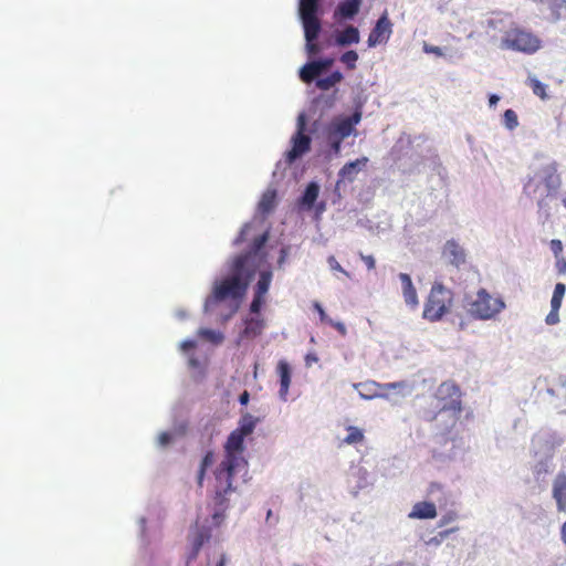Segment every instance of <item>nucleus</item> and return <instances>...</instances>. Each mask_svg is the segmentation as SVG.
Returning a JSON list of instances; mask_svg holds the SVG:
<instances>
[{"mask_svg":"<svg viewBox=\"0 0 566 566\" xmlns=\"http://www.w3.org/2000/svg\"><path fill=\"white\" fill-rule=\"evenodd\" d=\"M528 85L530 87L532 88L533 93L538 96L541 99H546L548 96H547V93H546V90H547V85L542 83L541 81H538L537 78L535 77H530L528 78Z\"/></svg>","mask_w":566,"mask_h":566,"instance_id":"c85d7f7f","label":"nucleus"},{"mask_svg":"<svg viewBox=\"0 0 566 566\" xmlns=\"http://www.w3.org/2000/svg\"><path fill=\"white\" fill-rule=\"evenodd\" d=\"M400 386H401V384H399V382H389V384L382 385L381 387L385 389H396Z\"/></svg>","mask_w":566,"mask_h":566,"instance_id":"6e6d98bb","label":"nucleus"},{"mask_svg":"<svg viewBox=\"0 0 566 566\" xmlns=\"http://www.w3.org/2000/svg\"><path fill=\"white\" fill-rule=\"evenodd\" d=\"M226 562H227L226 556L222 555L216 566H226Z\"/></svg>","mask_w":566,"mask_h":566,"instance_id":"052dcab7","label":"nucleus"},{"mask_svg":"<svg viewBox=\"0 0 566 566\" xmlns=\"http://www.w3.org/2000/svg\"><path fill=\"white\" fill-rule=\"evenodd\" d=\"M375 386H379V385L371 381V382L358 384L355 387L363 389V390L359 391V395L364 399H373L374 397L377 396V392L373 389Z\"/></svg>","mask_w":566,"mask_h":566,"instance_id":"7c9ffc66","label":"nucleus"},{"mask_svg":"<svg viewBox=\"0 0 566 566\" xmlns=\"http://www.w3.org/2000/svg\"><path fill=\"white\" fill-rule=\"evenodd\" d=\"M251 255L240 254L231 263V274L213 285L211 295L206 301V306L227 300H241L255 274V265H250Z\"/></svg>","mask_w":566,"mask_h":566,"instance_id":"f03ea898","label":"nucleus"},{"mask_svg":"<svg viewBox=\"0 0 566 566\" xmlns=\"http://www.w3.org/2000/svg\"><path fill=\"white\" fill-rule=\"evenodd\" d=\"M454 518H455V514H453V513H449L447 515H443L442 518L440 520L439 525L443 526V525L452 522Z\"/></svg>","mask_w":566,"mask_h":566,"instance_id":"3c124183","label":"nucleus"},{"mask_svg":"<svg viewBox=\"0 0 566 566\" xmlns=\"http://www.w3.org/2000/svg\"><path fill=\"white\" fill-rule=\"evenodd\" d=\"M348 434L343 440L346 444H356L359 442H363L364 440V432L357 427L348 426L347 427Z\"/></svg>","mask_w":566,"mask_h":566,"instance_id":"cd10ccee","label":"nucleus"},{"mask_svg":"<svg viewBox=\"0 0 566 566\" xmlns=\"http://www.w3.org/2000/svg\"><path fill=\"white\" fill-rule=\"evenodd\" d=\"M270 517H272V511H268V515H266V520H269Z\"/></svg>","mask_w":566,"mask_h":566,"instance_id":"0e129e2a","label":"nucleus"},{"mask_svg":"<svg viewBox=\"0 0 566 566\" xmlns=\"http://www.w3.org/2000/svg\"><path fill=\"white\" fill-rule=\"evenodd\" d=\"M423 51L426 53L434 54L437 56H442L443 55V52H442L441 48L436 46V45H431V44H428V43L423 44Z\"/></svg>","mask_w":566,"mask_h":566,"instance_id":"a19ab883","label":"nucleus"},{"mask_svg":"<svg viewBox=\"0 0 566 566\" xmlns=\"http://www.w3.org/2000/svg\"><path fill=\"white\" fill-rule=\"evenodd\" d=\"M392 27L394 24L388 17V12L384 11L369 32L367 39L368 46L375 48L379 44L386 43L392 34Z\"/></svg>","mask_w":566,"mask_h":566,"instance_id":"9d476101","label":"nucleus"},{"mask_svg":"<svg viewBox=\"0 0 566 566\" xmlns=\"http://www.w3.org/2000/svg\"><path fill=\"white\" fill-rule=\"evenodd\" d=\"M545 322L547 325L557 324L559 322V311L551 308V312L547 314Z\"/></svg>","mask_w":566,"mask_h":566,"instance_id":"4c0bfd02","label":"nucleus"},{"mask_svg":"<svg viewBox=\"0 0 566 566\" xmlns=\"http://www.w3.org/2000/svg\"><path fill=\"white\" fill-rule=\"evenodd\" d=\"M328 325L333 326L342 336H345L347 333L346 326L342 322H334L332 319V321H328Z\"/></svg>","mask_w":566,"mask_h":566,"instance_id":"49530a36","label":"nucleus"},{"mask_svg":"<svg viewBox=\"0 0 566 566\" xmlns=\"http://www.w3.org/2000/svg\"><path fill=\"white\" fill-rule=\"evenodd\" d=\"M459 530V527H452V528H449V530H444V531H441L438 533V535L434 537V541L437 543H440L442 542L443 539H446L450 534L457 532Z\"/></svg>","mask_w":566,"mask_h":566,"instance_id":"79ce46f5","label":"nucleus"},{"mask_svg":"<svg viewBox=\"0 0 566 566\" xmlns=\"http://www.w3.org/2000/svg\"><path fill=\"white\" fill-rule=\"evenodd\" d=\"M552 497L558 512H566V473L558 472L552 482Z\"/></svg>","mask_w":566,"mask_h":566,"instance_id":"f8f14e48","label":"nucleus"},{"mask_svg":"<svg viewBox=\"0 0 566 566\" xmlns=\"http://www.w3.org/2000/svg\"><path fill=\"white\" fill-rule=\"evenodd\" d=\"M360 258L368 270H374L376 266V261L373 255H363L360 254Z\"/></svg>","mask_w":566,"mask_h":566,"instance_id":"de8ad7c7","label":"nucleus"},{"mask_svg":"<svg viewBox=\"0 0 566 566\" xmlns=\"http://www.w3.org/2000/svg\"><path fill=\"white\" fill-rule=\"evenodd\" d=\"M264 319L261 317H251L245 319V326L242 332V337L245 338H254L259 335H261L263 328H264Z\"/></svg>","mask_w":566,"mask_h":566,"instance_id":"412c9836","label":"nucleus"},{"mask_svg":"<svg viewBox=\"0 0 566 566\" xmlns=\"http://www.w3.org/2000/svg\"><path fill=\"white\" fill-rule=\"evenodd\" d=\"M437 516V509L433 503L418 502L413 505L409 514L411 518H434Z\"/></svg>","mask_w":566,"mask_h":566,"instance_id":"6ab92c4d","label":"nucleus"},{"mask_svg":"<svg viewBox=\"0 0 566 566\" xmlns=\"http://www.w3.org/2000/svg\"><path fill=\"white\" fill-rule=\"evenodd\" d=\"M210 537H211L210 528L206 527V526H201V527L196 526L190 532V534H189L190 548H189V552L187 553V557H186L187 566L198 557L201 547L203 546V544L206 542H208L210 539Z\"/></svg>","mask_w":566,"mask_h":566,"instance_id":"9b49d317","label":"nucleus"},{"mask_svg":"<svg viewBox=\"0 0 566 566\" xmlns=\"http://www.w3.org/2000/svg\"><path fill=\"white\" fill-rule=\"evenodd\" d=\"M453 292L440 282H434L423 305V319L434 323L449 314L453 306Z\"/></svg>","mask_w":566,"mask_h":566,"instance_id":"7ed1b4c3","label":"nucleus"},{"mask_svg":"<svg viewBox=\"0 0 566 566\" xmlns=\"http://www.w3.org/2000/svg\"><path fill=\"white\" fill-rule=\"evenodd\" d=\"M304 0H300V8L298 10L302 8V3H303ZM316 2V17H318V13H319V2L318 0H315Z\"/></svg>","mask_w":566,"mask_h":566,"instance_id":"bf43d9fd","label":"nucleus"},{"mask_svg":"<svg viewBox=\"0 0 566 566\" xmlns=\"http://www.w3.org/2000/svg\"><path fill=\"white\" fill-rule=\"evenodd\" d=\"M541 46L542 40L535 33L520 27L509 29L502 36L503 49L534 54Z\"/></svg>","mask_w":566,"mask_h":566,"instance_id":"39448f33","label":"nucleus"},{"mask_svg":"<svg viewBox=\"0 0 566 566\" xmlns=\"http://www.w3.org/2000/svg\"><path fill=\"white\" fill-rule=\"evenodd\" d=\"M306 117L301 113L297 117V129L292 137V148L286 153V161L294 163L311 149V137L305 134Z\"/></svg>","mask_w":566,"mask_h":566,"instance_id":"1a4fd4ad","label":"nucleus"},{"mask_svg":"<svg viewBox=\"0 0 566 566\" xmlns=\"http://www.w3.org/2000/svg\"><path fill=\"white\" fill-rule=\"evenodd\" d=\"M264 302H265L264 297L254 295V297L251 302V305H250L251 313L259 314Z\"/></svg>","mask_w":566,"mask_h":566,"instance_id":"c9c22d12","label":"nucleus"},{"mask_svg":"<svg viewBox=\"0 0 566 566\" xmlns=\"http://www.w3.org/2000/svg\"><path fill=\"white\" fill-rule=\"evenodd\" d=\"M266 240H268V233L265 232V233L259 235L258 238H255L253 241L251 251L244 253V254L251 255L250 265L254 264L255 269L258 268L256 259L259 258V252L264 247Z\"/></svg>","mask_w":566,"mask_h":566,"instance_id":"bb28decb","label":"nucleus"},{"mask_svg":"<svg viewBox=\"0 0 566 566\" xmlns=\"http://www.w3.org/2000/svg\"><path fill=\"white\" fill-rule=\"evenodd\" d=\"M322 74L318 64L315 61L308 62L300 70V78L304 83H312Z\"/></svg>","mask_w":566,"mask_h":566,"instance_id":"4be33fe9","label":"nucleus"},{"mask_svg":"<svg viewBox=\"0 0 566 566\" xmlns=\"http://www.w3.org/2000/svg\"><path fill=\"white\" fill-rule=\"evenodd\" d=\"M198 334H199V336H201L206 339H209L213 343H220L223 338L221 333H218V332H214V331L208 329V328L199 329Z\"/></svg>","mask_w":566,"mask_h":566,"instance_id":"473e14b6","label":"nucleus"},{"mask_svg":"<svg viewBox=\"0 0 566 566\" xmlns=\"http://www.w3.org/2000/svg\"><path fill=\"white\" fill-rule=\"evenodd\" d=\"M325 210V203H321L318 207V211L322 212Z\"/></svg>","mask_w":566,"mask_h":566,"instance_id":"680f3d73","label":"nucleus"},{"mask_svg":"<svg viewBox=\"0 0 566 566\" xmlns=\"http://www.w3.org/2000/svg\"><path fill=\"white\" fill-rule=\"evenodd\" d=\"M272 282V272L270 270L260 273L255 285L254 295L265 297Z\"/></svg>","mask_w":566,"mask_h":566,"instance_id":"5701e85b","label":"nucleus"},{"mask_svg":"<svg viewBox=\"0 0 566 566\" xmlns=\"http://www.w3.org/2000/svg\"><path fill=\"white\" fill-rule=\"evenodd\" d=\"M551 10L554 15V19L559 20L562 17L560 11L566 10V0H555L551 4Z\"/></svg>","mask_w":566,"mask_h":566,"instance_id":"72a5a7b5","label":"nucleus"},{"mask_svg":"<svg viewBox=\"0 0 566 566\" xmlns=\"http://www.w3.org/2000/svg\"><path fill=\"white\" fill-rule=\"evenodd\" d=\"M361 120V113L354 112L350 116L334 117L325 128V137L344 140L356 134V125Z\"/></svg>","mask_w":566,"mask_h":566,"instance_id":"6e6552de","label":"nucleus"},{"mask_svg":"<svg viewBox=\"0 0 566 566\" xmlns=\"http://www.w3.org/2000/svg\"><path fill=\"white\" fill-rule=\"evenodd\" d=\"M358 59V53L354 50H349L340 55L339 61L346 65L347 70L352 71L356 69Z\"/></svg>","mask_w":566,"mask_h":566,"instance_id":"c756f323","label":"nucleus"},{"mask_svg":"<svg viewBox=\"0 0 566 566\" xmlns=\"http://www.w3.org/2000/svg\"><path fill=\"white\" fill-rule=\"evenodd\" d=\"M500 101V97L496 95V94H491L489 96V103H490V106H494L496 105V103Z\"/></svg>","mask_w":566,"mask_h":566,"instance_id":"5fc2aeb1","label":"nucleus"},{"mask_svg":"<svg viewBox=\"0 0 566 566\" xmlns=\"http://www.w3.org/2000/svg\"><path fill=\"white\" fill-rule=\"evenodd\" d=\"M329 147L332 148L333 153L337 156L340 154L342 149V143L343 140L334 139V138H326Z\"/></svg>","mask_w":566,"mask_h":566,"instance_id":"58836bf2","label":"nucleus"},{"mask_svg":"<svg viewBox=\"0 0 566 566\" xmlns=\"http://www.w3.org/2000/svg\"><path fill=\"white\" fill-rule=\"evenodd\" d=\"M565 292H566L565 284L564 283H557L555 285V289H554V292H553V296L563 300L564 295H565Z\"/></svg>","mask_w":566,"mask_h":566,"instance_id":"a18cd8bd","label":"nucleus"},{"mask_svg":"<svg viewBox=\"0 0 566 566\" xmlns=\"http://www.w3.org/2000/svg\"><path fill=\"white\" fill-rule=\"evenodd\" d=\"M313 307L317 311V313L319 315V319H321L322 323L328 324V321H332V318H329L327 316V314L325 313L324 308L322 307V305L318 302H315L313 304Z\"/></svg>","mask_w":566,"mask_h":566,"instance_id":"ea45409f","label":"nucleus"},{"mask_svg":"<svg viewBox=\"0 0 566 566\" xmlns=\"http://www.w3.org/2000/svg\"><path fill=\"white\" fill-rule=\"evenodd\" d=\"M315 62L318 64L321 72H323L333 65L334 60L332 57H326V59L317 60Z\"/></svg>","mask_w":566,"mask_h":566,"instance_id":"c03bdc74","label":"nucleus"},{"mask_svg":"<svg viewBox=\"0 0 566 566\" xmlns=\"http://www.w3.org/2000/svg\"><path fill=\"white\" fill-rule=\"evenodd\" d=\"M440 489L438 484H431L430 492H433L434 489Z\"/></svg>","mask_w":566,"mask_h":566,"instance_id":"e2e57ef3","label":"nucleus"},{"mask_svg":"<svg viewBox=\"0 0 566 566\" xmlns=\"http://www.w3.org/2000/svg\"><path fill=\"white\" fill-rule=\"evenodd\" d=\"M563 205L566 208V197L563 199Z\"/></svg>","mask_w":566,"mask_h":566,"instance_id":"69168bd1","label":"nucleus"},{"mask_svg":"<svg viewBox=\"0 0 566 566\" xmlns=\"http://www.w3.org/2000/svg\"><path fill=\"white\" fill-rule=\"evenodd\" d=\"M399 280L401 282L402 295H403L406 304L408 306H410L411 308H416L419 304V300H418L417 290L413 286L410 275L407 273H400Z\"/></svg>","mask_w":566,"mask_h":566,"instance_id":"2eb2a0df","label":"nucleus"},{"mask_svg":"<svg viewBox=\"0 0 566 566\" xmlns=\"http://www.w3.org/2000/svg\"><path fill=\"white\" fill-rule=\"evenodd\" d=\"M327 263L333 271H337L343 273L345 276L349 277L350 274L339 264L334 255H329L327 259Z\"/></svg>","mask_w":566,"mask_h":566,"instance_id":"f704fd0d","label":"nucleus"},{"mask_svg":"<svg viewBox=\"0 0 566 566\" xmlns=\"http://www.w3.org/2000/svg\"><path fill=\"white\" fill-rule=\"evenodd\" d=\"M434 397L438 400L439 413L451 412L452 423L454 424L462 412L460 387L451 380L443 381L437 388Z\"/></svg>","mask_w":566,"mask_h":566,"instance_id":"0eeeda50","label":"nucleus"},{"mask_svg":"<svg viewBox=\"0 0 566 566\" xmlns=\"http://www.w3.org/2000/svg\"><path fill=\"white\" fill-rule=\"evenodd\" d=\"M197 343L192 339H186L180 344V349L182 352H189L196 347Z\"/></svg>","mask_w":566,"mask_h":566,"instance_id":"09e8293b","label":"nucleus"},{"mask_svg":"<svg viewBox=\"0 0 566 566\" xmlns=\"http://www.w3.org/2000/svg\"><path fill=\"white\" fill-rule=\"evenodd\" d=\"M249 227L245 226L242 231L240 232V235L238 237L237 239V242H242L244 240V233H245V229H248Z\"/></svg>","mask_w":566,"mask_h":566,"instance_id":"4d7b16f0","label":"nucleus"},{"mask_svg":"<svg viewBox=\"0 0 566 566\" xmlns=\"http://www.w3.org/2000/svg\"><path fill=\"white\" fill-rule=\"evenodd\" d=\"M361 0H344L338 3L335 10V18L350 20L360 10Z\"/></svg>","mask_w":566,"mask_h":566,"instance_id":"dca6fc26","label":"nucleus"},{"mask_svg":"<svg viewBox=\"0 0 566 566\" xmlns=\"http://www.w3.org/2000/svg\"><path fill=\"white\" fill-rule=\"evenodd\" d=\"M505 303L501 297H493L485 289L478 291L474 300L467 303L468 313L478 319H491L503 308Z\"/></svg>","mask_w":566,"mask_h":566,"instance_id":"423d86ee","label":"nucleus"},{"mask_svg":"<svg viewBox=\"0 0 566 566\" xmlns=\"http://www.w3.org/2000/svg\"><path fill=\"white\" fill-rule=\"evenodd\" d=\"M319 195V186L317 182H310L302 197L298 200L301 207L312 209Z\"/></svg>","mask_w":566,"mask_h":566,"instance_id":"aec40b11","label":"nucleus"},{"mask_svg":"<svg viewBox=\"0 0 566 566\" xmlns=\"http://www.w3.org/2000/svg\"><path fill=\"white\" fill-rule=\"evenodd\" d=\"M443 256L457 268L465 263V251L454 240H449L443 248Z\"/></svg>","mask_w":566,"mask_h":566,"instance_id":"4468645a","label":"nucleus"},{"mask_svg":"<svg viewBox=\"0 0 566 566\" xmlns=\"http://www.w3.org/2000/svg\"><path fill=\"white\" fill-rule=\"evenodd\" d=\"M214 462V453L212 451H207L203 455L198 473H197V484L199 488L203 486V481L206 478V472L208 468H210Z\"/></svg>","mask_w":566,"mask_h":566,"instance_id":"393cba45","label":"nucleus"},{"mask_svg":"<svg viewBox=\"0 0 566 566\" xmlns=\"http://www.w3.org/2000/svg\"><path fill=\"white\" fill-rule=\"evenodd\" d=\"M359 40V31L354 25H347L344 30L337 33L335 39L336 44L339 46L357 44Z\"/></svg>","mask_w":566,"mask_h":566,"instance_id":"a211bd4d","label":"nucleus"},{"mask_svg":"<svg viewBox=\"0 0 566 566\" xmlns=\"http://www.w3.org/2000/svg\"><path fill=\"white\" fill-rule=\"evenodd\" d=\"M344 76L339 71L332 72L328 76L316 80V87L322 91H328L343 81Z\"/></svg>","mask_w":566,"mask_h":566,"instance_id":"b1692460","label":"nucleus"},{"mask_svg":"<svg viewBox=\"0 0 566 566\" xmlns=\"http://www.w3.org/2000/svg\"><path fill=\"white\" fill-rule=\"evenodd\" d=\"M368 163V158L363 156L353 161L345 164L338 171L339 181L353 182L359 171H361Z\"/></svg>","mask_w":566,"mask_h":566,"instance_id":"ddd939ff","label":"nucleus"},{"mask_svg":"<svg viewBox=\"0 0 566 566\" xmlns=\"http://www.w3.org/2000/svg\"><path fill=\"white\" fill-rule=\"evenodd\" d=\"M556 269L558 273H565L566 272V260L562 256L556 259Z\"/></svg>","mask_w":566,"mask_h":566,"instance_id":"8fccbe9b","label":"nucleus"},{"mask_svg":"<svg viewBox=\"0 0 566 566\" xmlns=\"http://www.w3.org/2000/svg\"><path fill=\"white\" fill-rule=\"evenodd\" d=\"M276 370L280 376V397L283 400H286L289 388L291 385V367L287 361L280 360L277 363Z\"/></svg>","mask_w":566,"mask_h":566,"instance_id":"f3484780","label":"nucleus"},{"mask_svg":"<svg viewBox=\"0 0 566 566\" xmlns=\"http://www.w3.org/2000/svg\"><path fill=\"white\" fill-rule=\"evenodd\" d=\"M276 203V192L275 190H268L263 193L260 202H259V210L263 214L270 213Z\"/></svg>","mask_w":566,"mask_h":566,"instance_id":"a878e982","label":"nucleus"},{"mask_svg":"<svg viewBox=\"0 0 566 566\" xmlns=\"http://www.w3.org/2000/svg\"><path fill=\"white\" fill-rule=\"evenodd\" d=\"M549 247H551V250L552 252L554 253V256L556 259H558L559 256H562V252H563V243L560 240L558 239H553L551 242H549Z\"/></svg>","mask_w":566,"mask_h":566,"instance_id":"e433bc0d","label":"nucleus"},{"mask_svg":"<svg viewBox=\"0 0 566 566\" xmlns=\"http://www.w3.org/2000/svg\"><path fill=\"white\" fill-rule=\"evenodd\" d=\"M249 399H250V395L247 390H244L239 397V401L241 405H247L249 402Z\"/></svg>","mask_w":566,"mask_h":566,"instance_id":"864d4df0","label":"nucleus"},{"mask_svg":"<svg viewBox=\"0 0 566 566\" xmlns=\"http://www.w3.org/2000/svg\"><path fill=\"white\" fill-rule=\"evenodd\" d=\"M300 19L304 30L306 52L310 56L317 55L322 51V46L317 43L322 23L319 17H316L315 0L303 1L302 8L300 9Z\"/></svg>","mask_w":566,"mask_h":566,"instance_id":"20e7f679","label":"nucleus"},{"mask_svg":"<svg viewBox=\"0 0 566 566\" xmlns=\"http://www.w3.org/2000/svg\"><path fill=\"white\" fill-rule=\"evenodd\" d=\"M562 302H563L562 298H557V297L552 296L551 308L559 311L560 306H562Z\"/></svg>","mask_w":566,"mask_h":566,"instance_id":"603ef678","label":"nucleus"},{"mask_svg":"<svg viewBox=\"0 0 566 566\" xmlns=\"http://www.w3.org/2000/svg\"><path fill=\"white\" fill-rule=\"evenodd\" d=\"M562 538L564 543L566 544V522L562 526Z\"/></svg>","mask_w":566,"mask_h":566,"instance_id":"13d9d810","label":"nucleus"},{"mask_svg":"<svg viewBox=\"0 0 566 566\" xmlns=\"http://www.w3.org/2000/svg\"><path fill=\"white\" fill-rule=\"evenodd\" d=\"M503 122L506 128H509L510 130H513L518 126V118L513 109H506L504 112Z\"/></svg>","mask_w":566,"mask_h":566,"instance_id":"2f4dec72","label":"nucleus"},{"mask_svg":"<svg viewBox=\"0 0 566 566\" xmlns=\"http://www.w3.org/2000/svg\"><path fill=\"white\" fill-rule=\"evenodd\" d=\"M172 440V436L169 432H161L158 436V444L160 447H167Z\"/></svg>","mask_w":566,"mask_h":566,"instance_id":"37998d69","label":"nucleus"},{"mask_svg":"<svg viewBox=\"0 0 566 566\" xmlns=\"http://www.w3.org/2000/svg\"><path fill=\"white\" fill-rule=\"evenodd\" d=\"M258 421L259 419L251 413H244L223 446L224 458L213 472L212 523L214 526H220L226 517L230 501L229 495L235 491L232 485L234 473L248 464L243 455L245 450L244 439L253 433Z\"/></svg>","mask_w":566,"mask_h":566,"instance_id":"f257e3e1","label":"nucleus"}]
</instances>
